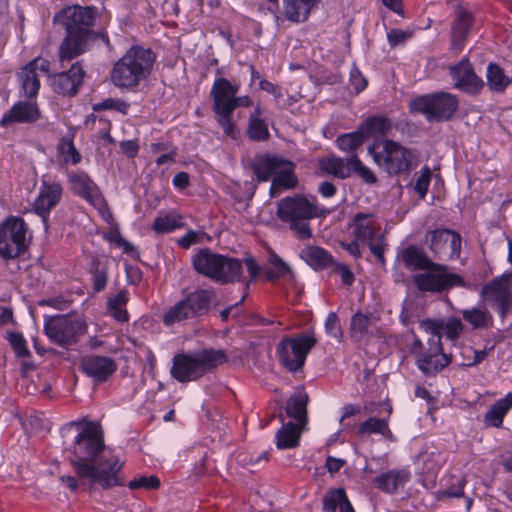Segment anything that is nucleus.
I'll return each mask as SVG.
<instances>
[{"instance_id":"38","label":"nucleus","mask_w":512,"mask_h":512,"mask_svg":"<svg viewBox=\"0 0 512 512\" xmlns=\"http://www.w3.org/2000/svg\"><path fill=\"white\" fill-rule=\"evenodd\" d=\"M512 408V392H508L503 398L497 400L484 416L486 426L500 428L503 419Z\"/></svg>"},{"instance_id":"23","label":"nucleus","mask_w":512,"mask_h":512,"mask_svg":"<svg viewBox=\"0 0 512 512\" xmlns=\"http://www.w3.org/2000/svg\"><path fill=\"white\" fill-rule=\"evenodd\" d=\"M428 237L429 248L435 256L444 254L447 246H449V258H459L462 238L458 232L450 229H435L429 232Z\"/></svg>"},{"instance_id":"27","label":"nucleus","mask_w":512,"mask_h":512,"mask_svg":"<svg viewBox=\"0 0 512 512\" xmlns=\"http://www.w3.org/2000/svg\"><path fill=\"white\" fill-rule=\"evenodd\" d=\"M427 332L431 334L430 338H438L441 341L442 336L448 340L455 341L463 332L464 325L460 319L449 317L447 319H427L422 323Z\"/></svg>"},{"instance_id":"10","label":"nucleus","mask_w":512,"mask_h":512,"mask_svg":"<svg viewBox=\"0 0 512 512\" xmlns=\"http://www.w3.org/2000/svg\"><path fill=\"white\" fill-rule=\"evenodd\" d=\"M213 296V291L207 289H198L189 293L165 312L162 318L163 324L173 326L206 313Z\"/></svg>"},{"instance_id":"5","label":"nucleus","mask_w":512,"mask_h":512,"mask_svg":"<svg viewBox=\"0 0 512 512\" xmlns=\"http://www.w3.org/2000/svg\"><path fill=\"white\" fill-rule=\"evenodd\" d=\"M227 361L223 350L203 349L173 357L171 376L180 383L195 381Z\"/></svg>"},{"instance_id":"61","label":"nucleus","mask_w":512,"mask_h":512,"mask_svg":"<svg viewBox=\"0 0 512 512\" xmlns=\"http://www.w3.org/2000/svg\"><path fill=\"white\" fill-rule=\"evenodd\" d=\"M334 271L339 274L343 284L350 286L353 284L355 277L351 269L343 263H335Z\"/></svg>"},{"instance_id":"40","label":"nucleus","mask_w":512,"mask_h":512,"mask_svg":"<svg viewBox=\"0 0 512 512\" xmlns=\"http://www.w3.org/2000/svg\"><path fill=\"white\" fill-rule=\"evenodd\" d=\"M185 226L183 217L174 212L160 211L153 224L152 230L156 234H168Z\"/></svg>"},{"instance_id":"14","label":"nucleus","mask_w":512,"mask_h":512,"mask_svg":"<svg viewBox=\"0 0 512 512\" xmlns=\"http://www.w3.org/2000/svg\"><path fill=\"white\" fill-rule=\"evenodd\" d=\"M424 271L413 276L414 284L422 292L437 293L463 285L461 276L450 272L444 264L432 262Z\"/></svg>"},{"instance_id":"22","label":"nucleus","mask_w":512,"mask_h":512,"mask_svg":"<svg viewBox=\"0 0 512 512\" xmlns=\"http://www.w3.org/2000/svg\"><path fill=\"white\" fill-rule=\"evenodd\" d=\"M81 371L95 384L106 382L117 370V363L108 356L87 355L81 360Z\"/></svg>"},{"instance_id":"42","label":"nucleus","mask_w":512,"mask_h":512,"mask_svg":"<svg viewBox=\"0 0 512 512\" xmlns=\"http://www.w3.org/2000/svg\"><path fill=\"white\" fill-rule=\"evenodd\" d=\"M319 167L322 172L339 179H346L350 176V167L347 164V158L343 159L338 156L324 157L320 159Z\"/></svg>"},{"instance_id":"33","label":"nucleus","mask_w":512,"mask_h":512,"mask_svg":"<svg viewBox=\"0 0 512 512\" xmlns=\"http://www.w3.org/2000/svg\"><path fill=\"white\" fill-rule=\"evenodd\" d=\"M397 258L403 263L404 267L410 271L425 270L432 264L424 250L415 245H410L401 250Z\"/></svg>"},{"instance_id":"32","label":"nucleus","mask_w":512,"mask_h":512,"mask_svg":"<svg viewBox=\"0 0 512 512\" xmlns=\"http://www.w3.org/2000/svg\"><path fill=\"white\" fill-rule=\"evenodd\" d=\"M280 420L282 422V426L275 435L276 447L280 450L297 447L304 427L293 422L284 423L282 416H280Z\"/></svg>"},{"instance_id":"29","label":"nucleus","mask_w":512,"mask_h":512,"mask_svg":"<svg viewBox=\"0 0 512 512\" xmlns=\"http://www.w3.org/2000/svg\"><path fill=\"white\" fill-rule=\"evenodd\" d=\"M411 473L407 469H392L376 476L372 483L382 492L393 494L410 481Z\"/></svg>"},{"instance_id":"3","label":"nucleus","mask_w":512,"mask_h":512,"mask_svg":"<svg viewBox=\"0 0 512 512\" xmlns=\"http://www.w3.org/2000/svg\"><path fill=\"white\" fill-rule=\"evenodd\" d=\"M155 60L150 48L133 45L113 65L110 80L117 88L133 89L148 78Z\"/></svg>"},{"instance_id":"54","label":"nucleus","mask_w":512,"mask_h":512,"mask_svg":"<svg viewBox=\"0 0 512 512\" xmlns=\"http://www.w3.org/2000/svg\"><path fill=\"white\" fill-rule=\"evenodd\" d=\"M431 180V170L425 166L421 169L420 174L416 177L414 183V190L421 199H424Z\"/></svg>"},{"instance_id":"37","label":"nucleus","mask_w":512,"mask_h":512,"mask_svg":"<svg viewBox=\"0 0 512 512\" xmlns=\"http://www.w3.org/2000/svg\"><path fill=\"white\" fill-rule=\"evenodd\" d=\"M359 128L365 138L372 137L379 140L378 138L386 137L389 134L392 122L386 116L375 115L368 117Z\"/></svg>"},{"instance_id":"24","label":"nucleus","mask_w":512,"mask_h":512,"mask_svg":"<svg viewBox=\"0 0 512 512\" xmlns=\"http://www.w3.org/2000/svg\"><path fill=\"white\" fill-rule=\"evenodd\" d=\"M91 31L66 30V36L59 47V60L69 62L88 50Z\"/></svg>"},{"instance_id":"36","label":"nucleus","mask_w":512,"mask_h":512,"mask_svg":"<svg viewBox=\"0 0 512 512\" xmlns=\"http://www.w3.org/2000/svg\"><path fill=\"white\" fill-rule=\"evenodd\" d=\"M309 398L307 393L300 389L292 394L286 404L285 411L287 416L296 420V424L305 426L307 423V404Z\"/></svg>"},{"instance_id":"18","label":"nucleus","mask_w":512,"mask_h":512,"mask_svg":"<svg viewBox=\"0 0 512 512\" xmlns=\"http://www.w3.org/2000/svg\"><path fill=\"white\" fill-rule=\"evenodd\" d=\"M426 352L417 354V367L425 375H434L452 362V356L443 351L442 342L438 338H429Z\"/></svg>"},{"instance_id":"16","label":"nucleus","mask_w":512,"mask_h":512,"mask_svg":"<svg viewBox=\"0 0 512 512\" xmlns=\"http://www.w3.org/2000/svg\"><path fill=\"white\" fill-rule=\"evenodd\" d=\"M50 66L49 60L36 57L19 69L16 77L22 96L25 98H37L41 86L38 71L50 75Z\"/></svg>"},{"instance_id":"45","label":"nucleus","mask_w":512,"mask_h":512,"mask_svg":"<svg viewBox=\"0 0 512 512\" xmlns=\"http://www.w3.org/2000/svg\"><path fill=\"white\" fill-rule=\"evenodd\" d=\"M56 150L58 161L62 165H77L82 160V155L75 147L71 138H62Z\"/></svg>"},{"instance_id":"30","label":"nucleus","mask_w":512,"mask_h":512,"mask_svg":"<svg viewBox=\"0 0 512 512\" xmlns=\"http://www.w3.org/2000/svg\"><path fill=\"white\" fill-rule=\"evenodd\" d=\"M473 25L472 14L461 6L455 11V19L451 28L452 46L461 49Z\"/></svg>"},{"instance_id":"46","label":"nucleus","mask_w":512,"mask_h":512,"mask_svg":"<svg viewBox=\"0 0 512 512\" xmlns=\"http://www.w3.org/2000/svg\"><path fill=\"white\" fill-rule=\"evenodd\" d=\"M463 319L469 323L473 329H483L492 326L493 318L486 309L470 308L461 312Z\"/></svg>"},{"instance_id":"47","label":"nucleus","mask_w":512,"mask_h":512,"mask_svg":"<svg viewBox=\"0 0 512 512\" xmlns=\"http://www.w3.org/2000/svg\"><path fill=\"white\" fill-rule=\"evenodd\" d=\"M268 263L271 265V268L265 271V276L268 281L274 282L280 277L290 279L293 276L290 266L277 254L271 253L268 258Z\"/></svg>"},{"instance_id":"26","label":"nucleus","mask_w":512,"mask_h":512,"mask_svg":"<svg viewBox=\"0 0 512 512\" xmlns=\"http://www.w3.org/2000/svg\"><path fill=\"white\" fill-rule=\"evenodd\" d=\"M320 2L321 0H282L281 16L293 24L304 23L318 8Z\"/></svg>"},{"instance_id":"1","label":"nucleus","mask_w":512,"mask_h":512,"mask_svg":"<svg viewBox=\"0 0 512 512\" xmlns=\"http://www.w3.org/2000/svg\"><path fill=\"white\" fill-rule=\"evenodd\" d=\"M68 426L78 431L69 450L79 478H87L103 489L123 485L119 477L123 462L105 447L101 426L93 421H72Z\"/></svg>"},{"instance_id":"56","label":"nucleus","mask_w":512,"mask_h":512,"mask_svg":"<svg viewBox=\"0 0 512 512\" xmlns=\"http://www.w3.org/2000/svg\"><path fill=\"white\" fill-rule=\"evenodd\" d=\"M325 332L328 336L340 340L342 338V330L339 324V319L335 312H330L324 322Z\"/></svg>"},{"instance_id":"62","label":"nucleus","mask_w":512,"mask_h":512,"mask_svg":"<svg viewBox=\"0 0 512 512\" xmlns=\"http://www.w3.org/2000/svg\"><path fill=\"white\" fill-rule=\"evenodd\" d=\"M411 34L406 31H402L400 29H392L387 34L388 43L391 47H395L401 43H404Z\"/></svg>"},{"instance_id":"25","label":"nucleus","mask_w":512,"mask_h":512,"mask_svg":"<svg viewBox=\"0 0 512 512\" xmlns=\"http://www.w3.org/2000/svg\"><path fill=\"white\" fill-rule=\"evenodd\" d=\"M450 75L457 89L469 93L478 92L484 85L481 78L474 72L471 63L467 58H463L456 65L450 66Z\"/></svg>"},{"instance_id":"55","label":"nucleus","mask_w":512,"mask_h":512,"mask_svg":"<svg viewBox=\"0 0 512 512\" xmlns=\"http://www.w3.org/2000/svg\"><path fill=\"white\" fill-rule=\"evenodd\" d=\"M160 486V480L158 477L151 475V476H140L138 478L132 479L128 483V487L131 490L135 489H146V490H154L157 489Z\"/></svg>"},{"instance_id":"44","label":"nucleus","mask_w":512,"mask_h":512,"mask_svg":"<svg viewBox=\"0 0 512 512\" xmlns=\"http://www.w3.org/2000/svg\"><path fill=\"white\" fill-rule=\"evenodd\" d=\"M297 185V177L290 165L280 168L274 175L270 187L272 196H275L280 189H292Z\"/></svg>"},{"instance_id":"6","label":"nucleus","mask_w":512,"mask_h":512,"mask_svg":"<svg viewBox=\"0 0 512 512\" xmlns=\"http://www.w3.org/2000/svg\"><path fill=\"white\" fill-rule=\"evenodd\" d=\"M192 265L197 273L222 284L241 280L240 260L214 253L208 248L200 249L193 256Z\"/></svg>"},{"instance_id":"64","label":"nucleus","mask_w":512,"mask_h":512,"mask_svg":"<svg viewBox=\"0 0 512 512\" xmlns=\"http://www.w3.org/2000/svg\"><path fill=\"white\" fill-rule=\"evenodd\" d=\"M371 253L380 261L384 259V243L383 236H379L376 240H372L370 243H366Z\"/></svg>"},{"instance_id":"12","label":"nucleus","mask_w":512,"mask_h":512,"mask_svg":"<svg viewBox=\"0 0 512 512\" xmlns=\"http://www.w3.org/2000/svg\"><path fill=\"white\" fill-rule=\"evenodd\" d=\"M44 332L54 343L60 346L75 344L87 330L84 320L69 315L45 317Z\"/></svg>"},{"instance_id":"41","label":"nucleus","mask_w":512,"mask_h":512,"mask_svg":"<svg viewBox=\"0 0 512 512\" xmlns=\"http://www.w3.org/2000/svg\"><path fill=\"white\" fill-rule=\"evenodd\" d=\"M444 463L442 453L434 448L423 451L417 458V465L422 474L435 475Z\"/></svg>"},{"instance_id":"15","label":"nucleus","mask_w":512,"mask_h":512,"mask_svg":"<svg viewBox=\"0 0 512 512\" xmlns=\"http://www.w3.org/2000/svg\"><path fill=\"white\" fill-rule=\"evenodd\" d=\"M71 192L84 199L95 208H102L105 200L96 182L83 170H67L65 172Z\"/></svg>"},{"instance_id":"19","label":"nucleus","mask_w":512,"mask_h":512,"mask_svg":"<svg viewBox=\"0 0 512 512\" xmlns=\"http://www.w3.org/2000/svg\"><path fill=\"white\" fill-rule=\"evenodd\" d=\"M41 119V111L36 98H26L15 102L0 119V127L12 124H31Z\"/></svg>"},{"instance_id":"7","label":"nucleus","mask_w":512,"mask_h":512,"mask_svg":"<svg viewBox=\"0 0 512 512\" xmlns=\"http://www.w3.org/2000/svg\"><path fill=\"white\" fill-rule=\"evenodd\" d=\"M368 153L374 162L390 175H398L411 168L412 152L396 141L375 140L368 147Z\"/></svg>"},{"instance_id":"63","label":"nucleus","mask_w":512,"mask_h":512,"mask_svg":"<svg viewBox=\"0 0 512 512\" xmlns=\"http://www.w3.org/2000/svg\"><path fill=\"white\" fill-rule=\"evenodd\" d=\"M108 282V274L104 269H97L93 274V290L100 292L105 289Z\"/></svg>"},{"instance_id":"50","label":"nucleus","mask_w":512,"mask_h":512,"mask_svg":"<svg viewBox=\"0 0 512 512\" xmlns=\"http://www.w3.org/2000/svg\"><path fill=\"white\" fill-rule=\"evenodd\" d=\"M347 164L350 167V171L353 170L366 183L372 184L376 182L377 179L373 172L360 161L356 154H352L347 157Z\"/></svg>"},{"instance_id":"34","label":"nucleus","mask_w":512,"mask_h":512,"mask_svg":"<svg viewBox=\"0 0 512 512\" xmlns=\"http://www.w3.org/2000/svg\"><path fill=\"white\" fill-rule=\"evenodd\" d=\"M378 317L372 313L364 314L361 312L355 313L350 321V334L354 341H361L368 334H372Z\"/></svg>"},{"instance_id":"48","label":"nucleus","mask_w":512,"mask_h":512,"mask_svg":"<svg viewBox=\"0 0 512 512\" xmlns=\"http://www.w3.org/2000/svg\"><path fill=\"white\" fill-rule=\"evenodd\" d=\"M365 137L362 134L360 128L357 131L345 133L336 138L337 147L350 155L355 154L354 152L364 143Z\"/></svg>"},{"instance_id":"59","label":"nucleus","mask_w":512,"mask_h":512,"mask_svg":"<svg viewBox=\"0 0 512 512\" xmlns=\"http://www.w3.org/2000/svg\"><path fill=\"white\" fill-rule=\"evenodd\" d=\"M129 104L121 99L108 98L101 103L103 109L116 110L122 114H127Z\"/></svg>"},{"instance_id":"2","label":"nucleus","mask_w":512,"mask_h":512,"mask_svg":"<svg viewBox=\"0 0 512 512\" xmlns=\"http://www.w3.org/2000/svg\"><path fill=\"white\" fill-rule=\"evenodd\" d=\"M238 84L231 83L224 77L216 78L210 90L212 110L218 126L223 134L236 140L240 130L234 120L233 113L238 107H250L253 104L249 95L238 96Z\"/></svg>"},{"instance_id":"60","label":"nucleus","mask_w":512,"mask_h":512,"mask_svg":"<svg viewBox=\"0 0 512 512\" xmlns=\"http://www.w3.org/2000/svg\"><path fill=\"white\" fill-rule=\"evenodd\" d=\"M350 85L356 93H360L367 87V80L357 68H353L350 72Z\"/></svg>"},{"instance_id":"57","label":"nucleus","mask_w":512,"mask_h":512,"mask_svg":"<svg viewBox=\"0 0 512 512\" xmlns=\"http://www.w3.org/2000/svg\"><path fill=\"white\" fill-rule=\"evenodd\" d=\"M205 236L206 233L203 231L190 229L183 237L177 240V244L183 249H189L192 245L201 243Z\"/></svg>"},{"instance_id":"53","label":"nucleus","mask_w":512,"mask_h":512,"mask_svg":"<svg viewBox=\"0 0 512 512\" xmlns=\"http://www.w3.org/2000/svg\"><path fill=\"white\" fill-rule=\"evenodd\" d=\"M387 419H379L376 417H370L361 423L357 428V434L359 436H369L372 434H380Z\"/></svg>"},{"instance_id":"9","label":"nucleus","mask_w":512,"mask_h":512,"mask_svg":"<svg viewBox=\"0 0 512 512\" xmlns=\"http://www.w3.org/2000/svg\"><path fill=\"white\" fill-rule=\"evenodd\" d=\"M316 343L314 330H308L294 337H285L278 346L280 362L290 372L301 370Z\"/></svg>"},{"instance_id":"43","label":"nucleus","mask_w":512,"mask_h":512,"mask_svg":"<svg viewBox=\"0 0 512 512\" xmlns=\"http://www.w3.org/2000/svg\"><path fill=\"white\" fill-rule=\"evenodd\" d=\"M326 512H355L344 489L330 491L324 499Z\"/></svg>"},{"instance_id":"31","label":"nucleus","mask_w":512,"mask_h":512,"mask_svg":"<svg viewBox=\"0 0 512 512\" xmlns=\"http://www.w3.org/2000/svg\"><path fill=\"white\" fill-rule=\"evenodd\" d=\"M285 165H290V162L281 157L262 155L254 159L252 169L258 181L264 182Z\"/></svg>"},{"instance_id":"49","label":"nucleus","mask_w":512,"mask_h":512,"mask_svg":"<svg viewBox=\"0 0 512 512\" xmlns=\"http://www.w3.org/2000/svg\"><path fill=\"white\" fill-rule=\"evenodd\" d=\"M510 83L509 78L503 73L502 69L493 63L487 67V84L491 90L502 92Z\"/></svg>"},{"instance_id":"35","label":"nucleus","mask_w":512,"mask_h":512,"mask_svg":"<svg viewBox=\"0 0 512 512\" xmlns=\"http://www.w3.org/2000/svg\"><path fill=\"white\" fill-rule=\"evenodd\" d=\"M246 134L250 140L255 142L267 141L270 138L268 124L262 117L260 105H257L249 115Z\"/></svg>"},{"instance_id":"13","label":"nucleus","mask_w":512,"mask_h":512,"mask_svg":"<svg viewBox=\"0 0 512 512\" xmlns=\"http://www.w3.org/2000/svg\"><path fill=\"white\" fill-rule=\"evenodd\" d=\"M480 297L504 319L512 309V273L505 272L486 283Z\"/></svg>"},{"instance_id":"20","label":"nucleus","mask_w":512,"mask_h":512,"mask_svg":"<svg viewBox=\"0 0 512 512\" xmlns=\"http://www.w3.org/2000/svg\"><path fill=\"white\" fill-rule=\"evenodd\" d=\"M96 15L94 7L68 6L62 9L54 18L61 23L65 30L91 31Z\"/></svg>"},{"instance_id":"21","label":"nucleus","mask_w":512,"mask_h":512,"mask_svg":"<svg viewBox=\"0 0 512 512\" xmlns=\"http://www.w3.org/2000/svg\"><path fill=\"white\" fill-rule=\"evenodd\" d=\"M85 71L79 62L74 63L68 71L50 75V85L54 92L64 96H74L83 83Z\"/></svg>"},{"instance_id":"39","label":"nucleus","mask_w":512,"mask_h":512,"mask_svg":"<svg viewBox=\"0 0 512 512\" xmlns=\"http://www.w3.org/2000/svg\"><path fill=\"white\" fill-rule=\"evenodd\" d=\"M300 257L313 269H324L332 264L331 254L319 246H306L300 251Z\"/></svg>"},{"instance_id":"52","label":"nucleus","mask_w":512,"mask_h":512,"mask_svg":"<svg viewBox=\"0 0 512 512\" xmlns=\"http://www.w3.org/2000/svg\"><path fill=\"white\" fill-rule=\"evenodd\" d=\"M466 485L465 478H458L455 483H452L447 489L437 490L434 493L437 501H442L446 498H460L464 496V487Z\"/></svg>"},{"instance_id":"58","label":"nucleus","mask_w":512,"mask_h":512,"mask_svg":"<svg viewBox=\"0 0 512 512\" xmlns=\"http://www.w3.org/2000/svg\"><path fill=\"white\" fill-rule=\"evenodd\" d=\"M129 301V292L125 289L120 290L116 295L107 299V309H114L117 307H125Z\"/></svg>"},{"instance_id":"4","label":"nucleus","mask_w":512,"mask_h":512,"mask_svg":"<svg viewBox=\"0 0 512 512\" xmlns=\"http://www.w3.org/2000/svg\"><path fill=\"white\" fill-rule=\"evenodd\" d=\"M326 214L328 211L318 207L315 198L310 201L301 195L283 198L277 205L278 218L289 224L298 239L311 238L312 230L308 221Z\"/></svg>"},{"instance_id":"8","label":"nucleus","mask_w":512,"mask_h":512,"mask_svg":"<svg viewBox=\"0 0 512 512\" xmlns=\"http://www.w3.org/2000/svg\"><path fill=\"white\" fill-rule=\"evenodd\" d=\"M25 221L18 216H10L0 225V257L14 259L23 254L31 240Z\"/></svg>"},{"instance_id":"51","label":"nucleus","mask_w":512,"mask_h":512,"mask_svg":"<svg viewBox=\"0 0 512 512\" xmlns=\"http://www.w3.org/2000/svg\"><path fill=\"white\" fill-rule=\"evenodd\" d=\"M7 340L17 358H26L31 356V353L27 347V341L21 333L8 332Z\"/></svg>"},{"instance_id":"11","label":"nucleus","mask_w":512,"mask_h":512,"mask_svg":"<svg viewBox=\"0 0 512 512\" xmlns=\"http://www.w3.org/2000/svg\"><path fill=\"white\" fill-rule=\"evenodd\" d=\"M410 111L423 114L428 121L448 120L458 108L456 96L439 92L416 97L409 103Z\"/></svg>"},{"instance_id":"28","label":"nucleus","mask_w":512,"mask_h":512,"mask_svg":"<svg viewBox=\"0 0 512 512\" xmlns=\"http://www.w3.org/2000/svg\"><path fill=\"white\" fill-rule=\"evenodd\" d=\"M352 226L353 236L363 245L381 236V223L371 213L356 214Z\"/></svg>"},{"instance_id":"17","label":"nucleus","mask_w":512,"mask_h":512,"mask_svg":"<svg viewBox=\"0 0 512 512\" xmlns=\"http://www.w3.org/2000/svg\"><path fill=\"white\" fill-rule=\"evenodd\" d=\"M62 195L63 187L60 182L45 176L41 179L38 195L33 203V210L41 216L46 228L49 214L59 204Z\"/></svg>"}]
</instances>
